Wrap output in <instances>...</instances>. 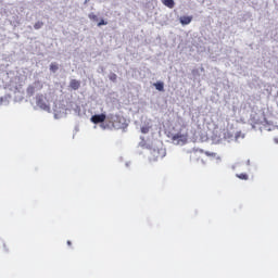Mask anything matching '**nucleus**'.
<instances>
[{
    "label": "nucleus",
    "mask_w": 278,
    "mask_h": 278,
    "mask_svg": "<svg viewBox=\"0 0 278 278\" xmlns=\"http://www.w3.org/2000/svg\"><path fill=\"white\" fill-rule=\"evenodd\" d=\"M163 5L173 10L175 8V0H162Z\"/></svg>",
    "instance_id": "0eeeda50"
},
{
    "label": "nucleus",
    "mask_w": 278,
    "mask_h": 278,
    "mask_svg": "<svg viewBox=\"0 0 278 278\" xmlns=\"http://www.w3.org/2000/svg\"><path fill=\"white\" fill-rule=\"evenodd\" d=\"M80 86H81V83H79V80L77 79H72L70 81V87L72 88V90H79Z\"/></svg>",
    "instance_id": "39448f33"
},
{
    "label": "nucleus",
    "mask_w": 278,
    "mask_h": 278,
    "mask_svg": "<svg viewBox=\"0 0 278 278\" xmlns=\"http://www.w3.org/2000/svg\"><path fill=\"white\" fill-rule=\"evenodd\" d=\"M172 141L174 144L184 147L188 142V134L177 132L172 137Z\"/></svg>",
    "instance_id": "f257e3e1"
},
{
    "label": "nucleus",
    "mask_w": 278,
    "mask_h": 278,
    "mask_svg": "<svg viewBox=\"0 0 278 278\" xmlns=\"http://www.w3.org/2000/svg\"><path fill=\"white\" fill-rule=\"evenodd\" d=\"M236 177H238V179H242L243 181H247L249 179V175L248 174H237Z\"/></svg>",
    "instance_id": "9d476101"
},
{
    "label": "nucleus",
    "mask_w": 278,
    "mask_h": 278,
    "mask_svg": "<svg viewBox=\"0 0 278 278\" xmlns=\"http://www.w3.org/2000/svg\"><path fill=\"white\" fill-rule=\"evenodd\" d=\"M35 91H36V88H34V86H29V87L27 88V94L33 96Z\"/></svg>",
    "instance_id": "ddd939ff"
},
{
    "label": "nucleus",
    "mask_w": 278,
    "mask_h": 278,
    "mask_svg": "<svg viewBox=\"0 0 278 278\" xmlns=\"http://www.w3.org/2000/svg\"><path fill=\"white\" fill-rule=\"evenodd\" d=\"M103 25H108V22H105V20H100V22L98 23V27H101Z\"/></svg>",
    "instance_id": "f3484780"
},
{
    "label": "nucleus",
    "mask_w": 278,
    "mask_h": 278,
    "mask_svg": "<svg viewBox=\"0 0 278 278\" xmlns=\"http://www.w3.org/2000/svg\"><path fill=\"white\" fill-rule=\"evenodd\" d=\"M106 116L105 114H98V115H93L91 116V123H93L94 125H99V123H104Z\"/></svg>",
    "instance_id": "20e7f679"
},
{
    "label": "nucleus",
    "mask_w": 278,
    "mask_h": 278,
    "mask_svg": "<svg viewBox=\"0 0 278 278\" xmlns=\"http://www.w3.org/2000/svg\"><path fill=\"white\" fill-rule=\"evenodd\" d=\"M88 18L90 21H93L94 23H97V21H99V16H97V14H94V13H89Z\"/></svg>",
    "instance_id": "9b49d317"
},
{
    "label": "nucleus",
    "mask_w": 278,
    "mask_h": 278,
    "mask_svg": "<svg viewBox=\"0 0 278 278\" xmlns=\"http://www.w3.org/2000/svg\"><path fill=\"white\" fill-rule=\"evenodd\" d=\"M150 129L151 128L149 126H143L141 127V134H149Z\"/></svg>",
    "instance_id": "2eb2a0df"
},
{
    "label": "nucleus",
    "mask_w": 278,
    "mask_h": 278,
    "mask_svg": "<svg viewBox=\"0 0 278 278\" xmlns=\"http://www.w3.org/2000/svg\"><path fill=\"white\" fill-rule=\"evenodd\" d=\"M252 125H264L266 123V115L264 113H254L250 118Z\"/></svg>",
    "instance_id": "f03ea898"
},
{
    "label": "nucleus",
    "mask_w": 278,
    "mask_h": 278,
    "mask_svg": "<svg viewBox=\"0 0 278 278\" xmlns=\"http://www.w3.org/2000/svg\"><path fill=\"white\" fill-rule=\"evenodd\" d=\"M43 26H45L43 22H36L34 25V29H42Z\"/></svg>",
    "instance_id": "f8f14e48"
},
{
    "label": "nucleus",
    "mask_w": 278,
    "mask_h": 278,
    "mask_svg": "<svg viewBox=\"0 0 278 278\" xmlns=\"http://www.w3.org/2000/svg\"><path fill=\"white\" fill-rule=\"evenodd\" d=\"M109 79L111 81H116V79H118V76H116V74L112 73V74H110Z\"/></svg>",
    "instance_id": "4468645a"
},
{
    "label": "nucleus",
    "mask_w": 278,
    "mask_h": 278,
    "mask_svg": "<svg viewBox=\"0 0 278 278\" xmlns=\"http://www.w3.org/2000/svg\"><path fill=\"white\" fill-rule=\"evenodd\" d=\"M60 68V66L58 65V63H51L50 64V71L51 73H58V70Z\"/></svg>",
    "instance_id": "1a4fd4ad"
},
{
    "label": "nucleus",
    "mask_w": 278,
    "mask_h": 278,
    "mask_svg": "<svg viewBox=\"0 0 278 278\" xmlns=\"http://www.w3.org/2000/svg\"><path fill=\"white\" fill-rule=\"evenodd\" d=\"M36 101H37V106L40 108V110H45L46 112L51 111V106H49V104L45 102V96L42 94L37 96Z\"/></svg>",
    "instance_id": "7ed1b4c3"
},
{
    "label": "nucleus",
    "mask_w": 278,
    "mask_h": 278,
    "mask_svg": "<svg viewBox=\"0 0 278 278\" xmlns=\"http://www.w3.org/2000/svg\"><path fill=\"white\" fill-rule=\"evenodd\" d=\"M205 153V155H207V157H216V153H214V152H204Z\"/></svg>",
    "instance_id": "dca6fc26"
},
{
    "label": "nucleus",
    "mask_w": 278,
    "mask_h": 278,
    "mask_svg": "<svg viewBox=\"0 0 278 278\" xmlns=\"http://www.w3.org/2000/svg\"><path fill=\"white\" fill-rule=\"evenodd\" d=\"M68 247H71V241H67Z\"/></svg>",
    "instance_id": "a211bd4d"
},
{
    "label": "nucleus",
    "mask_w": 278,
    "mask_h": 278,
    "mask_svg": "<svg viewBox=\"0 0 278 278\" xmlns=\"http://www.w3.org/2000/svg\"><path fill=\"white\" fill-rule=\"evenodd\" d=\"M180 23L181 25H190L192 23V16H181Z\"/></svg>",
    "instance_id": "423d86ee"
},
{
    "label": "nucleus",
    "mask_w": 278,
    "mask_h": 278,
    "mask_svg": "<svg viewBox=\"0 0 278 278\" xmlns=\"http://www.w3.org/2000/svg\"><path fill=\"white\" fill-rule=\"evenodd\" d=\"M154 87L159 90V92H164V84L162 81L154 83Z\"/></svg>",
    "instance_id": "6e6552de"
}]
</instances>
